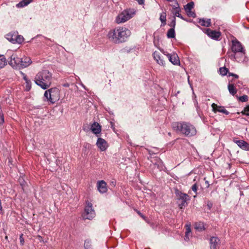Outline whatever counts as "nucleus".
Returning <instances> with one entry per match:
<instances>
[{"instance_id": "nucleus-15", "label": "nucleus", "mask_w": 249, "mask_h": 249, "mask_svg": "<svg viewBox=\"0 0 249 249\" xmlns=\"http://www.w3.org/2000/svg\"><path fill=\"white\" fill-rule=\"evenodd\" d=\"M90 130L92 132L95 134L97 137L100 136L101 132V126L99 123L97 122H94L90 127Z\"/></svg>"}, {"instance_id": "nucleus-20", "label": "nucleus", "mask_w": 249, "mask_h": 249, "mask_svg": "<svg viewBox=\"0 0 249 249\" xmlns=\"http://www.w3.org/2000/svg\"><path fill=\"white\" fill-rule=\"evenodd\" d=\"M97 188L99 192L102 194L106 193L107 190V183L104 180H101L98 182Z\"/></svg>"}, {"instance_id": "nucleus-23", "label": "nucleus", "mask_w": 249, "mask_h": 249, "mask_svg": "<svg viewBox=\"0 0 249 249\" xmlns=\"http://www.w3.org/2000/svg\"><path fill=\"white\" fill-rule=\"evenodd\" d=\"M33 0H22L18 3L16 6L18 8H22L28 5Z\"/></svg>"}, {"instance_id": "nucleus-49", "label": "nucleus", "mask_w": 249, "mask_h": 249, "mask_svg": "<svg viewBox=\"0 0 249 249\" xmlns=\"http://www.w3.org/2000/svg\"><path fill=\"white\" fill-rule=\"evenodd\" d=\"M177 17H178L181 19H184L183 17L181 15V14H179V15L178 16H177Z\"/></svg>"}, {"instance_id": "nucleus-26", "label": "nucleus", "mask_w": 249, "mask_h": 249, "mask_svg": "<svg viewBox=\"0 0 249 249\" xmlns=\"http://www.w3.org/2000/svg\"><path fill=\"white\" fill-rule=\"evenodd\" d=\"M84 246L85 249H93L91 240L89 239H87L85 241Z\"/></svg>"}, {"instance_id": "nucleus-12", "label": "nucleus", "mask_w": 249, "mask_h": 249, "mask_svg": "<svg viewBox=\"0 0 249 249\" xmlns=\"http://www.w3.org/2000/svg\"><path fill=\"white\" fill-rule=\"evenodd\" d=\"M231 50L233 53V54L241 52L245 50L241 43L237 40L232 41Z\"/></svg>"}, {"instance_id": "nucleus-25", "label": "nucleus", "mask_w": 249, "mask_h": 249, "mask_svg": "<svg viewBox=\"0 0 249 249\" xmlns=\"http://www.w3.org/2000/svg\"><path fill=\"white\" fill-rule=\"evenodd\" d=\"M228 90L229 92L232 95H234L236 92L237 90L236 88L234 87L233 84H229L228 86Z\"/></svg>"}, {"instance_id": "nucleus-34", "label": "nucleus", "mask_w": 249, "mask_h": 249, "mask_svg": "<svg viewBox=\"0 0 249 249\" xmlns=\"http://www.w3.org/2000/svg\"><path fill=\"white\" fill-rule=\"evenodd\" d=\"M197 188L198 187L196 183L194 184L191 187L192 191L196 193V195L194 196V197H196V196L197 195Z\"/></svg>"}, {"instance_id": "nucleus-21", "label": "nucleus", "mask_w": 249, "mask_h": 249, "mask_svg": "<svg viewBox=\"0 0 249 249\" xmlns=\"http://www.w3.org/2000/svg\"><path fill=\"white\" fill-rule=\"evenodd\" d=\"M210 242L211 249H217L220 243V240L216 237H212L210 238Z\"/></svg>"}, {"instance_id": "nucleus-46", "label": "nucleus", "mask_w": 249, "mask_h": 249, "mask_svg": "<svg viewBox=\"0 0 249 249\" xmlns=\"http://www.w3.org/2000/svg\"><path fill=\"white\" fill-rule=\"evenodd\" d=\"M2 205H1V200L0 199V213H2Z\"/></svg>"}, {"instance_id": "nucleus-6", "label": "nucleus", "mask_w": 249, "mask_h": 249, "mask_svg": "<svg viewBox=\"0 0 249 249\" xmlns=\"http://www.w3.org/2000/svg\"><path fill=\"white\" fill-rule=\"evenodd\" d=\"M135 14L133 9H126L124 10L116 18L115 21L118 24L124 23L131 18Z\"/></svg>"}, {"instance_id": "nucleus-31", "label": "nucleus", "mask_w": 249, "mask_h": 249, "mask_svg": "<svg viewBox=\"0 0 249 249\" xmlns=\"http://www.w3.org/2000/svg\"><path fill=\"white\" fill-rule=\"evenodd\" d=\"M160 20L161 21L162 24L163 25H164L166 24V14L164 13L163 14H161L160 16Z\"/></svg>"}, {"instance_id": "nucleus-48", "label": "nucleus", "mask_w": 249, "mask_h": 249, "mask_svg": "<svg viewBox=\"0 0 249 249\" xmlns=\"http://www.w3.org/2000/svg\"><path fill=\"white\" fill-rule=\"evenodd\" d=\"M177 17H178L181 19H184L183 17L181 15V14H179V15L178 16H177Z\"/></svg>"}, {"instance_id": "nucleus-39", "label": "nucleus", "mask_w": 249, "mask_h": 249, "mask_svg": "<svg viewBox=\"0 0 249 249\" xmlns=\"http://www.w3.org/2000/svg\"><path fill=\"white\" fill-rule=\"evenodd\" d=\"M245 113H249V107H247L245 108L243 111L242 112V113L245 114Z\"/></svg>"}, {"instance_id": "nucleus-35", "label": "nucleus", "mask_w": 249, "mask_h": 249, "mask_svg": "<svg viewBox=\"0 0 249 249\" xmlns=\"http://www.w3.org/2000/svg\"><path fill=\"white\" fill-rule=\"evenodd\" d=\"M185 233L191 234V230L190 225H185Z\"/></svg>"}, {"instance_id": "nucleus-38", "label": "nucleus", "mask_w": 249, "mask_h": 249, "mask_svg": "<svg viewBox=\"0 0 249 249\" xmlns=\"http://www.w3.org/2000/svg\"><path fill=\"white\" fill-rule=\"evenodd\" d=\"M23 234H21L19 236L20 243L21 245H23L24 243V239L23 238Z\"/></svg>"}, {"instance_id": "nucleus-9", "label": "nucleus", "mask_w": 249, "mask_h": 249, "mask_svg": "<svg viewBox=\"0 0 249 249\" xmlns=\"http://www.w3.org/2000/svg\"><path fill=\"white\" fill-rule=\"evenodd\" d=\"M6 38L13 44H21L24 40L23 37L18 35L17 32H11L7 34L5 36Z\"/></svg>"}, {"instance_id": "nucleus-32", "label": "nucleus", "mask_w": 249, "mask_h": 249, "mask_svg": "<svg viewBox=\"0 0 249 249\" xmlns=\"http://www.w3.org/2000/svg\"><path fill=\"white\" fill-rule=\"evenodd\" d=\"M219 71H220V74L224 76L227 74L228 70L225 67H222V68H220L219 69Z\"/></svg>"}, {"instance_id": "nucleus-53", "label": "nucleus", "mask_w": 249, "mask_h": 249, "mask_svg": "<svg viewBox=\"0 0 249 249\" xmlns=\"http://www.w3.org/2000/svg\"><path fill=\"white\" fill-rule=\"evenodd\" d=\"M245 115H246L247 116H249V113H245Z\"/></svg>"}, {"instance_id": "nucleus-28", "label": "nucleus", "mask_w": 249, "mask_h": 249, "mask_svg": "<svg viewBox=\"0 0 249 249\" xmlns=\"http://www.w3.org/2000/svg\"><path fill=\"white\" fill-rule=\"evenodd\" d=\"M195 228L199 231H202L205 229L204 224L201 222L196 223Z\"/></svg>"}, {"instance_id": "nucleus-24", "label": "nucleus", "mask_w": 249, "mask_h": 249, "mask_svg": "<svg viewBox=\"0 0 249 249\" xmlns=\"http://www.w3.org/2000/svg\"><path fill=\"white\" fill-rule=\"evenodd\" d=\"M180 12V9L179 7L178 3H177V6H174V7H173L172 13H173V14L174 15V17L178 16L179 15Z\"/></svg>"}, {"instance_id": "nucleus-3", "label": "nucleus", "mask_w": 249, "mask_h": 249, "mask_svg": "<svg viewBox=\"0 0 249 249\" xmlns=\"http://www.w3.org/2000/svg\"><path fill=\"white\" fill-rule=\"evenodd\" d=\"M172 127L174 130L188 137L194 136L196 134V127L188 122H174L172 124Z\"/></svg>"}, {"instance_id": "nucleus-4", "label": "nucleus", "mask_w": 249, "mask_h": 249, "mask_svg": "<svg viewBox=\"0 0 249 249\" xmlns=\"http://www.w3.org/2000/svg\"><path fill=\"white\" fill-rule=\"evenodd\" d=\"M9 59V64L15 69L20 70L27 68L32 63L31 59L29 57L24 56L20 58L15 53H13Z\"/></svg>"}, {"instance_id": "nucleus-7", "label": "nucleus", "mask_w": 249, "mask_h": 249, "mask_svg": "<svg viewBox=\"0 0 249 249\" xmlns=\"http://www.w3.org/2000/svg\"><path fill=\"white\" fill-rule=\"evenodd\" d=\"M95 216V213L93 208L92 204L89 202L86 201L84 211L82 214V216L84 219L91 220Z\"/></svg>"}, {"instance_id": "nucleus-29", "label": "nucleus", "mask_w": 249, "mask_h": 249, "mask_svg": "<svg viewBox=\"0 0 249 249\" xmlns=\"http://www.w3.org/2000/svg\"><path fill=\"white\" fill-rule=\"evenodd\" d=\"M6 64V59L3 55H0V69Z\"/></svg>"}, {"instance_id": "nucleus-55", "label": "nucleus", "mask_w": 249, "mask_h": 249, "mask_svg": "<svg viewBox=\"0 0 249 249\" xmlns=\"http://www.w3.org/2000/svg\"><path fill=\"white\" fill-rule=\"evenodd\" d=\"M163 169V166L161 165L160 170Z\"/></svg>"}, {"instance_id": "nucleus-51", "label": "nucleus", "mask_w": 249, "mask_h": 249, "mask_svg": "<svg viewBox=\"0 0 249 249\" xmlns=\"http://www.w3.org/2000/svg\"><path fill=\"white\" fill-rule=\"evenodd\" d=\"M64 86L65 87H68L69 86V84H65L64 85Z\"/></svg>"}, {"instance_id": "nucleus-47", "label": "nucleus", "mask_w": 249, "mask_h": 249, "mask_svg": "<svg viewBox=\"0 0 249 249\" xmlns=\"http://www.w3.org/2000/svg\"><path fill=\"white\" fill-rule=\"evenodd\" d=\"M137 213L142 217L143 218H144V216L141 213V212L140 211H138Z\"/></svg>"}, {"instance_id": "nucleus-13", "label": "nucleus", "mask_w": 249, "mask_h": 249, "mask_svg": "<svg viewBox=\"0 0 249 249\" xmlns=\"http://www.w3.org/2000/svg\"><path fill=\"white\" fill-rule=\"evenodd\" d=\"M164 55H166L168 57L169 61L174 65H180V61L178 54L176 53H165L163 52Z\"/></svg>"}, {"instance_id": "nucleus-50", "label": "nucleus", "mask_w": 249, "mask_h": 249, "mask_svg": "<svg viewBox=\"0 0 249 249\" xmlns=\"http://www.w3.org/2000/svg\"><path fill=\"white\" fill-rule=\"evenodd\" d=\"M177 17H178L181 19H184L183 17L181 15V14H179V15L178 16H177Z\"/></svg>"}, {"instance_id": "nucleus-33", "label": "nucleus", "mask_w": 249, "mask_h": 249, "mask_svg": "<svg viewBox=\"0 0 249 249\" xmlns=\"http://www.w3.org/2000/svg\"><path fill=\"white\" fill-rule=\"evenodd\" d=\"M239 98V100L242 102H245L246 101H247L248 99V97L247 95H244L242 96H240L238 97Z\"/></svg>"}, {"instance_id": "nucleus-5", "label": "nucleus", "mask_w": 249, "mask_h": 249, "mask_svg": "<svg viewBox=\"0 0 249 249\" xmlns=\"http://www.w3.org/2000/svg\"><path fill=\"white\" fill-rule=\"evenodd\" d=\"M44 97L50 104H54L60 99V90L55 87L47 89L44 92Z\"/></svg>"}, {"instance_id": "nucleus-2", "label": "nucleus", "mask_w": 249, "mask_h": 249, "mask_svg": "<svg viewBox=\"0 0 249 249\" xmlns=\"http://www.w3.org/2000/svg\"><path fill=\"white\" fill-rule=\"evenodd\" d=\"M52 79V73L48 70H43L36 74L34 82L37 86L45 90L51 86Z\"/></svg>"}, {"instance_id": "nucleus-37", "label": "nucleus", "mask_w": 249, "mask_h": 249, "mask_svg": "<svg viewBox=\"0 0 249 249\" xmlns=\"http://www.w3.org/2000/svg\"><path fill=\"white\" fill-rule=\"evenodd\" d=\"M169 25L172 27V28H175L176 26V18L174 17L173 20L171 22V23L169 24Z\"/></svg>"}, {"instance_id": "nucleus-41", "label": "nucleus", "mask_w": 249, "mask_h": 249, "mask_svg": "<svg viewBox=\"0 0 249 249\" xmlns=\"http://www.w3.org/2000/svg\"><path fill=\"white\" fill-rule=\"evenodd\" d=\"M233 76L236 79H238V75L236 74H233V73H229V76Z\"/></svg>"}, {"instance_id": "nucleus-19", "label": "nucleus", "mask_w": 249, "mask_h": 249, "mask_svg": "<svg viewBox=\"0 0 249 249\" xmlns=\"http://www.w3.org/2000/svg\"><path fill=\"white\" fill-rule=\"evenodd\" d=\"M212 107L213 108V110L215 112H221L226 115H228L229 114V112L228 111H227L226 109H225L224 107H221V106H218L215 103L212 104Z\"/></svg>"}, {"instance_id": "nucleus-45", "label": "nucleus", "mask_w": 249, "mask_h": 249, "mask_svg": "<svg viewBox=\"0 0 249 249\" xmlns=\"http://www.w3.org/2000/svg\"><path fill=\"white\" fill-rule=\"evenodd\" d=\"M212 205H213V204H212V203H211V202H210V203H208V204H207V206H208V207L209 209H211V208H212Z\"/></svg>"}, {"instance_id": "nucleus-44", "label": "nucleus", "mask_w": 249, "mask_h": 249, "mask_svg": "<svg viewBox=\"0 0 249 249\" xmlns=\"http://www.w3.org/2000/svg\"><path fill=\"white\" fill-rule=\"evenodd\" d=\"M83 130L84 131L87 132L89 130V127L87 126H86V125H84L83 127Z\"/></svg>"}, {"instance_id": "nucleus-36", "label": "nucleus", "mask_w": 249, "mask_h": 249, "mask_svg": "<svg viewBox=\"0 0 249 249\" xmlns=\"http://www.w3.org/2000/svg\"><path fill=\"white\" fill-rule=\"evenodd\" d=\"M4 117L3 114L1 110V107H0V124H1L4 123Z\"/></svg>"}, {"instance_id": "nucleus-52", "label": "nucleus", "mask_w": 249, "mask_h": 249, "mask_svg": "<svg viewBox=\"0 0 249 249\" xmlns=\"http://www.w3.org/2000/svg\"><path fill=\"white\" fill-rule=\"evenodd\" d=\"M81 86L86 89V87L83 84H81Z\"/></svg>"}, {"instance_id": "nucleus-54", "label": "nucleus", "mask_w": 249, "mask_h": 249, "mask_svg": "<svg viewBox=\"0 0 249 249\" xmlns=\"http://www.w3.org/2000/svg\"><path fill=\"white\" fill-rule=\"evenodd\" d=\"M21 185L22 186V188H23V184L21 183V182L20 181Z\"/></svg>"}, {"instance_id": "nucleus-40", "label": "nucleus", "mask_w": 249, "mask_h": 249, "mask_svg": "<svg viewBox=\"0 0 249 249\" xmlns=\"http://www.w3.org/2000/svg\"><path fill=\"white\" fill-rule=\"evenodd\" d=\"M191 234L185 233L184 240L186 241H188L189 240V237Z\"/></svg>"}, {"instance_id": "nucleus-14", "label": "nucleus", "mask_w": 249, "mask_h": 249, "mask_svg": "<svg viewBox=\"0 0 249 249\" xmlns=\"http://www.w3.org/2000/svg\"><path fill=\"white\" fill-rule=\"evenodd\" d=\"M96 144L97 146L101 151H106L108 147V145L107 141L99 137L98 138Z\"/></svg>"}, {"instance_id": "nucleus-56", "label": "nucleus", "mask_w": 249, "mask_h": 249, "mask_svg": "<svg viewBox=\"0 0 249 249\" xmlns=\"http://www.w3.org/2000/svg\"><path fill=\"white\" fill-rule=\"evenodd\" d=\"M168 134H169V136H171V133H169Z\"/></svg>"}, {"instance_id": "nucleus-43", "label": "nucleus", "mask_w": 249, "mask_h": 249, "mask_svg": "<svg viewBox=\"0 0 249 249\" xmlns=\"http://www.w3.org/2000/svg\"><path fill=\"white\" fill-rule=\"evenodd\" d=\"M20 73H21V74L22 76V78L24 80L28 78L27 75L24 73L22 72V71H20Z\"/></svg>"}, {"instance_id": "nucleus-22", "label": "nucleus", "mask_w": 249, "mask_h": 249, "mask_svg": "<svg viewBox=\"0 0 249 249\" xmlns=\"http://www.w3.org/2000/svg\"><path fill=\"white\" fill-rule=\"evenodd\" d=\"M198 23L203 26L209 27L211 25V19L210 18H200L198 21Z\"/></svg>"}, {"instance_id": "nucleus-11", "label": "nucleus", "mask_w": 249, "mask_h": 249, "mask_svg": "<svg viewBox=\"0 0 249 249\" xmlns=\"http://www.w3.org/2000/svg\"><path fill=\"white\" fill-rule=\"evenodd\" d=\"M153 57L157 64L161 66L164 67L165 66V61L164 57L159 52L155 51L153 53Z\"/></svg>"}, {"instance_id": "nucleus-18", "label": "nucleus", "mask_w": 249, "mask_h": 249, "mask_svg": "<svg viewBox=\"0 0 249 249\" xmlns=\"http://www.w3.org/2000/svg\"><path fill=\"white\" fill-rule=\"evenodd\" d=\"M234 142L242 149L249 151V143L244 140H235Z\"/></svg>"}, {"instance_id": "nucleus-42", "label": "nucleus", "mask_w": 249, "mask_h": 249, "mask_svg": "<svg viewBox=\"0 0 249 249\" xmlns=\"http://www.w3.org/2000/svg\"><path fill=\"white\" fill-rule=\"evenodd\" d=\"M140 5H143L144 3V0H136Z\"/></svg>"}, {"instance_id": "nucleus-30", "label": "nucleus", "mask_w": 249, "mask_h": 249, "mask_svg": "<svg viewBox=\"0 0 249 249\" xmlns=\"http://www.w3.org/2000/svg\"><path fill=\"white\" fill-rule=\"evenodd\" d=\"M25 81V87H26V90L29 91L32 87V82L28 78L24 80Z\"/></svg>"}, {"instance_id": "nucleus-27", "label": "nucleus", "mask_w": 249, "mask_h": 249, "mask_svg": "<svg viewBox=\"0 0 249 249\" xmlns=\"http://www.w3.org/2000/svg\"><path fill=\"white\" fill-rule=\"evenodd\" d=\"M167 36L169 38H173L175 37V31L174 28L170 29L167 34Z\"/></svg>"}, {"instance_id": "nucleus-10", "label": "nucleus", "mask_w": 249, "mask_h": 249, "mask_svg": "<svg viewBox=\"0 0 249 249\" xmlns=\"http://www.w3.org/2000/svg\"><path fill=\"white\" fill-rule=\"evenodd\" d=\"M245 53V50L241 52L237 53L231 54V57H233L236 61L238 62H246V56Z\"/></svg>"}, {"instance_id": "nucleus-17", "label": "nucleus", "mask_w": 249, "mask_h": 249, "mask_svg": "<svg viewBox=\"0 0 249 249\" xmlns=\"http://www.w3.org/2000/svg\"><path fill=\"white\" fill-rule=\"evenodd\" d=\"M194 5L193 2H190L184 6V10L187 15L190 17L195 18L196 17V14L192 11V9L194 7Z\"/></svg>"}, {"instance_id": "nucleus-1", "label": "nucleus", "mask_w": 249, "mask_h": 249, "mask_svg": "<svg viewBox=\"0 0 249 249\" xmlns=\"http://www.w3.org/2000/svg\"><path fill=\"white\" fill-rule=\"evenodd\" d=\"M131 35L130 31L124 27H118L109 31L108 39L112 42L119 44L124 42Z\"/></svg>"}, {"instance_id": "nucleus-8", "label": "nucleus", "mask_w": 249, "mask_h": 249, "mask_svg": "<svg viewBox=\"0 0 249 249\" xmlns=\"http://www.w3.org/2000/svg\"><path fill=\"white\" fill-rule=\"evenodd\" d=\"M175 194L178 200V205L179 208L182 209L186 207L188 205L187 201L190 199V196L178 190H176Z\"/></svg>"}, {"instance_id": "nucleus-16", "label": "nucleus", "mask_w": 249, "mask_h": 249, "mask_svg": "<svg viewBox=\"0 0 249 249\" xmlns=\"http://www.w3.org/2000/svg\"><path fill=\"white\" fill-rule=\"evenodd\" d=\"M206 33L210 37L215 40H218L221 36L220 32L212 30L210 29H206Z\"/></svg>"}]
</instances>
